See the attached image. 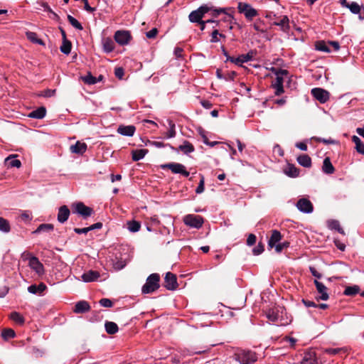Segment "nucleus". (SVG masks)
<instances>
[{
	"mask_svg": "<svg viewBox=\"0 0 364 364\" xmlns=\"http://www.w3.org/2000/svg\"><path fill=\"white\" fill-rule=\"evenodd\" d=\"M270 70L276 75L275 81L272 83V86L275 90V95L279 96L284 92L283 87L284 76L288 74V71L284 69H277L274 67Z\"/></svg>",
	"mask_w": 364,
	"mask_h": 364,
	"instance_id": "f03ea898",
	"label": "nucleus"
},
{
	"mask_svg": "<svg viewBox=\"0 0 364 364\" xmlns=\"http://www.w3.org/2000/svg\"><path fill=\"white\" fill-rule=\"evenodd\" d=\"M253 58V52L251 50L247 54H242L239 55L237 58L228 56L227 61L235 63L238 66H242V64L252 60Z\"/></svg>",
	"mask_w": 364,
	"mask_h": 364,
	"instance_id": "9d476101",
	"label": "nucleus"
},
{
	"mask_svg": "<svg viewBox=\"0 0 364 364\" xmlns=\"http://www.w3.org/2000/svg\"><path fill=\"white\" fill-rule=\"evenodd\" d=\"M10 225L7 220L0 217V231L7 233L10 231Z\"/></svg>",
	"mask_w": 364,
	"mask_h": 364,
	"instance_id": "09e8293b",
	"label": "nucleus"
},
{
	"mask_svg": "<svg viewBox=\"0 0 364 364\" xmlns=\"http://www.w3.org/2000/svg\"><path fill=\"white\" fill-rule=\"evenodd\" d=\"M164 287L168 290H174L177 288L176 277L171 273L167 272L164 278Z\"/></svg>",
	"mask_w": 364,
	"mask_h": 364,
	"instance_id": "4468645a",
	"label": "nucleus"
},
{
	"mask_svg": "<svg viewBox=\"0 0 364 364\" xmlns=\"http://www.w3.org/2000/svg\"><path fill=\"white\" fill-rule=\"evenodd\" d=\"M70 214V210L66 205L60 207L58 213V221L60 223H64L68 220Z\"/></svg>",
	"mask_w": 364,
	"mask_h": 364,
	"instance_id": "a211bd4d",
	"label": "nucleus"
},
{
	"mask_svg": "<svg viewBox=\"0 0 364 364\" xmlns=\"http://www.w3.org/2000/svg\"><path fill=\"white\" fill-rule=\"evenodd\" d=\"M68 20L69 23L77 30L82 31L83 29L82 24L71 15H68Z\"/></svg>",
	"mask_w": 364,
	"mask_h": 364,
	"instance_id": "8fccbe9b",
	"label": "nucleus"
},
{
	"mask_svg": "<svg viewBox=\"0 0 364 364\" xmlns=\"http://www.w3.org/2000/svg\"><path fill=\"white\" fill-rule=\"evenodd\" d=\"M296 208L304 213H311L314 210L311 202L307 198H301L296 203Z\"/></svg>",
	"mask_w": 364,
	"mask_h": 364,
	"instance_id": "f8f14e48",
	"label": "nucleus"
},
{
	"mask_svg": "<svg viewBox=\"0 0 364 364\" xmlns=\"http://www.w3.org/2000/svg\"><path fill=\"white\" fill-rule=\"evenodd\" d=\"M352 141L355 144L356 151L361 154H364V143L361 139L357 136H353L352 137Z\"/></svg>",
	"mask_w": 364,
	"mask_h": 364,
	"instance_id": "58836bf2",
	"label": "nucleus"
},
{
	"mask_svg": "<svg viewBox=\"0 0 364 364\" xmlns=\"http://www.w3.org/2000/svg\"><path fill=\"white\" fill-rule=\"evenodd\" d=\"M264 251L263 245H258L255 247L253 248L252 252L255 255H259L262 253Z\"/></svg>",
	"mask_w": 364,
	"mask_h": 364,
	"instance_id": "774afa93",
	"label": "nucleus"
},
{
	"mask_svg": "<svg viewBox=\"0 0 364 364\" xmlns=\"http://www.w3.org/2000/svg\"><path fill=\"white\" fill-rule=\"evenodd\" d=\"M199 133L200 134V136L203 137V143L206 145H208L210 146V147H213L215 145H216L217 144H218V141H209L207 136H205L203 130L200 129L199 131Z\"/></svg>",
	"mask_w": 364,
	"mask_h": 364,
	"instance_id": "4d7b16f0",
	"label": "nucleus"
},
{
	"mask_svg": "<svg viewBox=\"0 0 364 364\" xmlns=\"http://www.w3.org/2000/svg\"><path fill=\"white\" fill-rule=\"evenodd\" d=\"M100 304L103 307H112V301L109 299L104 298L100 300L99 301Z\"/></svg>",
	"mask_w": 364,
	"mask_h": 364,
	"instance_id": "680f3d73",
	"label": "nucleus"
},
{
	"mask_svg": "<svg viewBox=\"0 0 364 364\" xmlns=\"http://www.w3.org/2000/svg\"><path fill=\"white\" fill-rule=\"evenodd\" d=\"M100 277L98 272L94 270H89L83 273L81 276L82 280L84 282H92L97 281Z\"/></svg>",
	"mask_w": 364,
	"mask_h": 364,
	"instance_id": "f3484780",
	"label": "nucleus"
},
{
	"mask_svg": "<svg viewBox=\"0 0 364 364\" xmlns=\"http://www.w3.org/2000/svg\"><path fill=\"white\" fill-rule=\"evenodd\" d=\"M273 24L279 26L284 32H287L289 30V19L287 16H282L279 21H275Z\"/></svg>",
	"mask_w": 364,
	"mask_h": 364,
	"instance_id": "a878e982",
	"label": "nucleus"
},
{
	"mask_svg": "<svg viewBox=\"0 0 364 364\" xmlns=\"http://www.w3.org/2000/svg\"><path fill=\"white\" fill-rule=\"evenodd\" d=\"M351 13L354 14H359L361 11V6L355 1L350 2L349 5L346 6Z\"/></svg>",
	"mask_w": 364,
	"mask_h": 364,
	"instance_id": "a18cd8bd",
	"label": "nucleus"
},
{
	"mask_svg": "<svg viewBox=\"0 0 364 364\" xmlns=\"http://www.w3.org/2000/svg\"><path fill=\"white\" fill-rule=\"evenodd\" d=\"M46 289V286L44 283L41 282L38 285L32 284L28 287V291L33 294H41Z\"/></svg>",
	"mask_w": 364,
	"mask_h": 364,
	"instance_id": "b1692460",
	"label": "nucleus"
},
{
	"mask_svg": "<svg viewBox=\"0 0 364 364\" xmlns=\"http://www.w3.org/2000/svg\"><path fill=\"white\" fill-rule=\"evenodd\" d=\"M183 223L187 226L199 229L203 224V219L200 215L188 214L184 216Z\"/></svg>",
	"mask_w": 364,
	"mask_h": 364,
	"instance_id": "0eeeda50",
	"label": "nucleus"
},
{
	"mask_svg": "<svg viewBox=\"0 0 364 364\" xmlns=\"http://www.w3.org/2000/svg\"><path fill=\"white\" fill-rule=\"evenodd\" d=\"M311 93L316 100L322 104L326 102L328 100L330 96V94L327 90L320 87L313 88L311 91Z\"/></svg>",
	"mask_w": 364,
	"mask_h": 364,
	"instance_id": "1a4fd4ad",
	"label": "nucleus"
},
{
	"mask_svg": "<svg viewBox=\"0 0 364 364\" xmlns=\"http://www.w3.org/2000/svg\"><path fill=\"white\" fill-rule=\"evenodd\" d=\"M136 128L133 125H120L117 129V132L119 134L127 136H132L134 134Z\"/></svg>",
	"mask_w": 364,
	"mask_h": 364,
	"instance_id": "6ab92c4d",
	"label": "nucleus"
},
{
	"mask_svg": "<svg viewBox=\"0 0 364 364\" xmlns=\"http://www.w3.org/2000/svg\"><path fill=\"white\" fill-rule=\"evenodd\" d=\"M149 144L151 146H154L156 148H163V147H165L166 146H168L172 150H176V149L172 146L170 144H165L164 143L161 142V141H149Z\"/></svg>",
	"mask_w": 364,
	"mask_h": 364,
	"instance_id": "13d9d810",
	"label": "nucleus"
},
{
	"mask_svg": "<svg viewBox=\"0 0 364 364\" xmlns=\"http://www.w3.org/2000/svg\"><path fill=\"white\" fill-rule=\"evenodd\" d=\"M256 236L254 234H250L247 239V245L252 246L256 242Z\"/></svg>",
	"mask_w": 364,
	"mask_h": 364,
	"instance_id": "e2e57ef3",
	"label": "nucleus"
},
{
	"mask_svg": "<svg viewBox=\"0 0 364 364\" xmlns=\"http://www.w3.org/2000/svg\"><path fill=\"white\" fill-rule=\"evenodd\" d=\"M205 178L203 175H200V179L198 183V187L196 189V193L197 194H200L204 191L205 187Z\"/></svg>",
	"mask_w": 364,
	"mask_h": 364,
	"instance_id": "6e6d98bb",
	"label": "nucleus"
},
{
	"mask_svg": "<svg viewBox=\"0 0 364 364\" xmlns=\"http://www.w3.org/2000/svg\"><path fill=\"white\" fill-rule=\"evenodd\" d=\"M5 161L9 167L19 168L21 166V162L18 159H16L15 156H8Z\"/></svg>",
	"mask_w": 364,
	"mask_h": 364,
	"instance_id": "c9c22d12",
	"label": "nucleus"
},
{
	"mask_svg": "<svg viewBox=\"0 0 364 364\" xmlns=\"http://www.w3.org/2000/svg\"><path fill=\"white\" fill-rule=\"evenodd\" d=\"M218 35H219V32H218V30L217 29H215L212 33H211V39H210V42L211 43H218L219 41V38H218Z\"/></svg>",
	"mask_w": 364,
	"mask_h": 364,
	"instance_id": "338daca9",
	"label": "nucleus"
},
{
	"mask_svg": "<svg viewBox=\"0 0 364 364\" xmlns=\"http://www.w3.org/2000/svg\"><path fill=\"white\" fill-rule=\"evenodd\" d=\"M148 153L146 149H136L134 150L132 153V160L134 161H138L144 158L145 155Z\"/></svg>",
	"mask_w": 364,
	"mask_h": 364,
	"instance_id": "f704fd0d",
	"label": "nucleus"
},
{
	"mask_svg": "<svg viewBox=\"0 0 364 364\" xmlns=\"http://www.w3.org/2000/svg\"><path fill=\"white\" fill-rule=\"evenodd\" d=\"M322 171L326 174H332L335 171V168L330 160V158L326 157L323 161Z\"/></svg>",
	"mask_w": 364,
	"mask_h": 364,
	"instance_id": "393cba45",
	"label": "nucleus"
},
{
	"mask_svg": "<svg viewBox=\"0 0 364 364\" xmlns=\"http://www.w3.org/2000/svg\"><path fill=\"white\" fill-rule=\"evenodd\" d=\"M203 18L198 9L191 11L188 16L189 21L191 23H199Z\"/></svg>",
	"mask_w": 364,
	"mask_h": 364,
	"instance_id": "72a5a7b5",
	"label": "nucleus"
},
{
	"mask_svg": "<svg viewBox=\"0 0 364 364\" xmlns=\"http://www.w3.org/2000/svg\"><path fill=\"white\" fill-rule=\"evenodd\" d=\"M289 246V242H284L282 243L277 244L275 247V251L278 253L281 252L284 249L287 248Z\"/></svg>",
	"mask_w": 364,
	"mask_h": 364,
	"instance_id": "052dcab7",
	"label": "nucleus"
},
{
	"mask_svg": "<svg viewBox=\"0 0 364 364\" xmlns=\"http://www.w3.org/2000/svg\"><path fill=\"white\" fill-rule=\"evenodd\" d=\"M27 38L32 43L38 45H43V41L38 38V35L35 32L28 31L26 33Z\"/></svg>",
	"mask_w": 364,
	"mask_h": 364,
	"instance_id": "79ce46f5",
	"label": "nucleus"
},
{
	"mask_svg": "<svg viewBox=\"0 0 364 364\" xmlns=\"http://www.w3.org/2000/svg\"><path fill=\"white\" fill-rule=\"evenodd\" d=\"M317 142H322L325 144H336L338 141L335 139H333L331 138L329 139H324L321 137H314L313 138Z\"/></svg>",
	"mask_w": 364,
	"mask_h": 364,
	"instance_id": "864d4df0",
	"label": "nucleus"
},
{
	"mask_svg": "<svg viewBox=\"0 0 364 364\" xmlns=\"http://www.w3.org/2000/svg\"><path fill=\"white\" fill-rule=\"evenodd\" d=\"M110 262L113 269L115 271H119L122 269L127 264L125 260L119 258L117 255L114 256V257L110 258Z\"/></svg>",
	"mask_w": 364,
	"mask_h": 364,
	"instance_id": "412c9836",
	"label": "nucleus"
},
{
	"mask_svg": "<svg viewBox=\"0 0 364 364\" xmlns=\"http://www.w3.org/2000/svg\"><path fill=\"white\" fill-rule=\"evenodd\" d=\"M265 314L269 321L277 323L278 326H286L291 321L287 316L286 309L281 306L268 309Z\"/></svg>",
	"mask_w": 364,
	"mask_h": 364,
	"instance_id": "f257e3e1",
	"label": "nucleus"
},
{
	"mask_svg": "<svg viewBox=\"0 0 364 364\" xmlns=\"http://www.w3.org/2000/svg\"><path fill=\"white\" fill-rule=\"evenodd\" d=\"M102 46L104 52L109 53L114 49V43L111 38H106L102 40Z\"/></svg>",
	"mask_w": 364,
	"mask_h": 364,
	"instance_id": "cd10ccee",
	"label": "nucleus"
},
{
	"mask_svg": "<svg viewBox=\"0 0 364 364\" xmlns=\"http://www.w3.org/2000/svg\"><path fill=\"white\" fill-rule=\"evenodd\" d=\"M90 309L89 303L86 301H80L75 305L73 311L76 314H83L87 312Z\"/></svg>",
	"mask_w": 364,
	"mask_h": 364,
	"instance_id": "aec40b11",
	"label": "nucleus"
},
{
	"mask_svg": "<svg viewBox=\"0 0 364 364\" xmlns=\"http://www.w3.org/2000/svg\"><path fill=\"white\" fill-rule=\"evenodd\" d=\"M105 327L106 332L109 334H114L119 330V328H118V326L117 325V323H115L114 322H112V321H106L105 323Z\"/></svg>",
	"mask_w": 364,
	"mask_h": 364,
	"instance_id": "4c0bfd02",
	"label": "nucleus"
},
{
	"mask_svg": "<svg viewBox=\"0 0 364 364\" xmlns=\"http://www.w3.org/2000/svg\"><path fill=\"white\" fill-rule=\"evenodd\" d=\"M127 227L129 232H137L141 228V223L136 220H129L127 222Z\"/></svg>",
	"mask_w": 364,
	"mask_h": 364,
	"instance_id": "e433bc0d",
	"label": "nucleus"
},
{
	"mask_svg": "<svg viewBox=\"0 0 364 364\" xmlns=\"http://www.w3.org/2000/svg\"><path fill=\"white\" fill-rule=\"evenodd\" d=\"M168 124L169 126V129L166 133L165 138H173L176 136L175 124L172 120H168Z\"/></svg>",
	"mask_w": 364,
	"mask_h": 364,
	"instance_id": "37998d69",
	"label": "nucleus"
},
{
	"mask_svg": "<svg viewBox=\"0 0 364 364\" xmlns=\"http://www.w3.org/2000/svg\"><path fill=\"white\" fill-rule=\"evenodd\" d=\"M328 228L330 230H334L338 231L339 233L342 235H345V232L343 228L341 227L340 223L336 220H330L328 221Z\"/></svg>",
	"mask_w": 364,
	"mask_h": 364,
	"instance_id": "473e14b6",
	"label": "nucleus"
},
{
	"mask_svg": "<svg viewBox=\"0 0 364 364\" xmlns=\"http://www.w3.org/2000/svg\"><path fill=\"white\" fill-rule=\"evenodd\" d=\"M238 12L242 14L249 21L258 15V11L254 9L250 4L240 1L237 4Z\"/></svg>",
	"mask_w": 364,
	"mask_h": 364,
	"instance_id": "39448f33",
	"label": "nucleus"
},
{
	"mask_svg": "<svg viewBox=\"0 0 364 364\" xmlns=\"http://www.w3.org/2000/svg\"><path fill=\"white\" fill-rule=\"evenodd\" d=\"M15 336V331L11 328H6L1 332V336L6 341L14 338Z\"/></svg>",
	"mask_w": 364,
	"mask_h": 364,
	"instance_id": "3c124183",
	"label": "nucleus"
},
{
	"mask_svg": "<svg viewBox=\"0 0 364 364\" xmlns=\"http://www.w3.org/2000/svg\"><path fill=\"white\" fill-rule=\"evenodd\" d=\"M178 149L185 154H188L195 151V148L191 143L184 141L182 144L178 146Z\"/></svg>",
	"mask_w": 364,
	"mask_h": 364,
	"instance_id": "2f4dec72",
	"label": "nucleus"
},
{
	"mask_svg": "<svg viewBox=\"0 0 364 364\" xmlns=\"http://www.w3.org/2000/svg\"><path fill=\"white\" fill-rule=\"evenodd\" d=\"M28 265L38 274H41L44 272L43 265L36 257H32L29 259Z\"/></svg>",
	"mask_w": 364,
	"mask_h": 364,
	"instance_id": "dca6fc26",
	"label": "nucleus"
},
{
	"mask_svg": "<svg viewBox=\"0 0 364 364\" xmlns=\"http://www.w3.org/2000/svg\"><path fill=\"white\" fill-rule=\"evenodd\" d=\"M102 75H100L97 78L94 77L90 73L82 77V81L87 85H95L102 80Z\"/></svg>",
	"mask_w": 364,
	"mask_h": 364,
	"instance_id": "bb28decb",
	"label": "nucleus"
},
{
	"mask_svg": "<svg viewBox=\"0 0 364 364\" xmlns=\"http://www.w3.org/2000/svg\"><path fill=\"white\" fill-rule=\"evenodd\" d=\"M284 173L291 178L297 177L299 174V169L292 164H288L286 168L284 170Z\"/></svg>",
	"mask_w": 364,
	"mask_h": 364,
	"instance_id": "7c9ffc66",
	"label": "nucleus"
},
{
	"mask_svg": "<svg viewBox=\"0 0 364 364\" xmlns=\"http://www.w3.org/2000/svg\"><path fill=\"white\" fill-rule=\"evenodd\" d=\"M223 14L225 15V16L222 18V21L223 22L229 23L230 24L229 29L232 30V26H231V24L232 23V21H234L233 16L230 14H228L227 12V11H225V14Z\"/></svg>",
	"mask_w": 364,
	"mask_h": 364,
	"instance_id": "5fc2aeb1",
	"label": "nucleus"
},
{
	"mask_svg": "<svg viewBox=\"0 0 364 364\" xmlns=\"http://www.w3.org/2000/svg\"><path fill=\"white\" fill-rule=\"evenodd\" d=\"M162 169H170L172 173L176 174H181L185 177H188L189 176V172L186 171V166L182 164L172 162L168 164H162L161 166Z\"/></svg>",
	"mask_w": 364,
	"mask_h": 364,
	"instance_id": "423d86ee",
	"label": "nucleus"
},
{
	"mask_svg": "<svg viewBox=\"0 0 364 364\" xmlns=\"http://www.w3.org/2000/svg\"><path fill=\"white\" fill-rule=\"evenodd\" d=\"M71 48L72 44L70 41H63L62 46H60V50L63 53L68 55L71 51Z\"/></svg>",
	"mask_w": 364,
	"mask_h": 364,
	"instance_id": "c03bdc74",
	"label": "nucleus"
},
{
	"mask_svg": "<svg viewBox=\"0 0 364 364\" xmlns=\"http://www.w3.org/2000/svg\"><path fill=\"white\" fill-rule=\"evenodd\" d=\"M54 227L52 224L43 223L41 224L36 230L33 232V234H38L42 232H49L53 230Z\"/></svg>",
	"mask_w": 364,
	"mask_h": 364,
	"instance_id": "ea45409f",
	"label": "nucleus"
},
{
	"mask_svg": "<svg viewBox=\"0 0 364 364\" xmlns=\"http://www.w3.org/2000/svg\"><path fill=\"white\" fill-rule=\"evenodd\" d=\"M314 284L316 286L317 291L320 294V296L317 298L318 300L321 299L323 301H326L328 299L329 296L327 293L326 287L321 282L318 280H314Z\"/></svg>",
	"mask_w": 364,
	"mask_h": 364,
	"instance_id": "2eb2a0df",
	"label": "nucleus"
},
{
	"mask_svg": "<svg viewBox=\"0 0 364 364\" xmlns=\"http://www.w3.org/2000/svg\"><path fill=\"white\" fill-rule=\"evenodd\" d=\"M213 6L204 4L200 6L198 9L200 11V14L203 15V16H204L205 14L212 11Z\"/></svg>",
	"mask_w": 364,
	"mask_h": 364,
	"instance_id": "bf43d9fd",
	"label": "nucleus"
},
{
	"mask_svg": "<svg viewBox=\"0 0 364 364\" xmlns=\"http://www.w3.org/2000/svg\"><path fill=\"white\" fill-rule=\"evenodd\" d=\"M46 114V109L44 107H38L32 111L28 117L34 119H43Z\"/></svg>",
	"mask_w": 364,
	"mask_h": 364,
	"instance_id": "c85d7f7f",
	"label": "nucleus"
},
{
	"mask_svg": "<svg viewBox=\"0 0 364 364\" xmlns=\"http://www.w3.org/2000/svg\"><path fill=\"white\" fill-rule=\"evenodd\" d=\"M229 9L228 8H216L213 6L212 11H210V14L213 18L218 17L220 14H225V11Z\"/></svg>",
	"mask_w": 364,
	"mask_h": 364,
	"instance_id": "603ef678",
	"label": "nucleus"
},
{
	"mask_svg": "<svg viewBox=\"0 0 364 364\" xmlns=\"http://www.w3.org/2000/svg\"><path fill=\"white\" fill-rule=\"evenodd\" d=\"M75 212L82 215L84 218L90 216L93 210L91 208L86 206L83 203L79 202L74 205Z\"/></svg>",
	"mask_w": 364,
	"mask_h": 364,
	"instance_id": "ddd939ff",
	"label": "nucleus"
},
{
	"mask_svg": "<svg viewBox=\"0 0 364 364\" xmlns=\"http://www.w3.org/2000/svg\"><path fill=\"white\" fill-rule=\"evenodd\" d=\"M235 360L240 364H252L257 361V354L250 350H240L234 355Z\"/></svg>",
	"mask_w": 364,
	"mask_h": 364,
	"instance_id": "7ed1b4c3",
	"label": "nucleus"
},
{
	"mask_svg": "<svg viewBox=\"0 0 364 364\" xmlns=\"http://www.w3.org/2000/svg\"><path fill=\"white\" fill-rule=\"evenodd\" d=\"M340 351H341L340 348H326L323 352L326 354L334 355H336L337 353H338Z\"/></svg>",
	"mask_w": 364,
	"mask_h": 364,
	"instance_id": "69168bd1",
	"label": "nucleus"
},
{
	"mask_svg": "<svg viewBox=\"0 0 364 364\" xmlns=\"http://www.w3.org/2000/svg\"><path fill=\"white\" fill-rule=\"evenodd\" d=\"M114 41L120 46L128 45L132 40V36L129 31H117L114 36Z\"/></svg>",
	"mask_w": 364,
	"mask_h": 364,
	"instance_id": "6e6552de",
	"label": "nucleus"
},
{
	"mask_svg": "<svg viewBox=\"0 0 364 364\" xmlns=\"http://www.w3.org/2000/svg\"><path fill=\"white\" fill-rule=\"evenodd\" d=\"M282 239V235L279 231L274 230L272 231V235L268 240V245L271 248L274 247Z\"/></svg>",
	"mask_w": 364,
	"mask_h": 364,
	"instance_id": "5701e85b",
	"label": "nucleus"
},
{
	"mask_svg": "<svg viewBox=\"0 0 364 364\" xmlns=\"http://www.w3.org/2000/svg\"><path fill=\"white\" fill-rule=\"evenodd\" d=\"M10 318L18 324L22 325L24 323L23 317L18 312H12L10 315Z\"/></svg>",
	"mask_w": 364,
	"mask_h": 364,
	"instance_id": "49530a36",
	"label": "nucleus"
},
{
	"mask_svg": "<svg viewBox=\"0 0 364 364\" xmlns=\"http://www.w3.org/2000/svg\"><path fill=\"white\" fill-rule=\"evenodd\" d=\"M159 281L160 277L158 274L154 273L150 274L141 288L142 293L150 294L158 289L160 287Z\"/></svg>",
	"mask_w": 364,
	"mask_h": 364,
	"instance_id": "20e7f679",
	"label": "nucleus"
},
{
	"mask_svg": "<svg viewBox=\"0 0 364 364\" xmlns=\"http://www.w3.org/2000/svg\"><path fill=\"white\" fill-rule=\"evenodd\" d=\"M316 48L319 51L325 53H330L331 51L328 43H326L324 41H318L316 45Z\"/></svg>",
	"mask_w": 364,
	"mask_h": 364,
	"instance_id": "de8ad7c7",
	"label": "nucleus"
},
{
	"mask_svg": "<svg viewBox=\"0 0 364 364\" xmlns=\"http://www.w3.org/2000/svg\"><path fill=\"white\" fill-rule=\"evenodd\" d=\"M360 287L358 285L346 287L343 294L346 296H355L359 293Z\"/></svg>",
	"mask_w": 364,
	"mask_h": 364,
	"instance_id": "a19ab883",
	"label": "nucleus"
},
{
	"mask_svg": "<svg viewBox=\"0 0 364 364\" xmlns=\"http://www.w3.org/2000/svg\"><path fill=\"white\" fill-rule=\"evenodd\" d=\"M297 162L305 168L311 166V159L306 154H301L297 157Z\"/></svg>",
	"mask_w": 364,
	"mask_h": 364,
	"instance_id": "c756f323",
	"label": "nucleus"
},
{
	"mask_svg": "<svg viewBox=\"0 0 364 364\" xmlns=\"http://www.w3.org/2000/svg\"><path fill=\"white\" fill-rule=\"evenodd\" d=\"M87 146L84 142L77 141L74 145L70 146L72 153L82 155L87 151Z\"/></svg>",
	"mask_w": 364,
	"mask_h": 364,
	"instance_id": "4be33fe9",
	"label": "nucleus"
},
{
	"mask_svg": "<svg viewBox=\"0 0 364 364\" xmlns=\"http://www.w3.org/2000/svg\"><path fill=\"white\" fill-rule=\"evenodd\" d=\"M301 364H321V362L316 358L314 350H308L304 352Z\"/></svg>",
	"mask_w": 364,
	"mask_h": 364,
	"instance_id": "9b49d317",
	"label": "nucleus"
},
{
	"mask_svg": "<svg viewBox=\"0 0 364 364\" xmlns=\"http://www.w3.org/2000/svg\"><path fill=\"white\" fill-rule=\"evenodd\" d=\"M157 33H158L157 28H154L151 29L150 31H149L148 32L146 33V36L148 38H154L156 37Z\"/></svg>",
	"mask_w": 364,
	"mask_h": 364,
	"instance_id": "0e129e2a",
	"label": "nucleus"
}]
</instances>
